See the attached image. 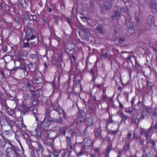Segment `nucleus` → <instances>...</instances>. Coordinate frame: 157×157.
<instances>
[{"mask_svg":"<svg viewBox=\"0 0 157 157\" xmlns=\"http://www.w3.org/2000/svg\"><path fill=\"white\" fill-rule=\"evenodd\" d=\"M127 29V32L128 35L130 36L132 35L134 32V27H128Z\"/></svg>","mask_w":157,"mask_h":157,"instance_id":"nucleus-39","label":"nucleus"},{"mask_svg":"<svg viewBox=\"0 0 157 157\" xmlns=\"http://www.w3.org/2000/svg\"><path fill=\"white\" fill-rule=\"evenodd\" d=\"M23 98L25 100H28L29 99L30 100V98H29L30 94H29L27 92H24L23 93ZM30 102L31 103L30 101Z\"/></svg>","mask_w":157,"mask_h":157,"instance_id":"nucleus-41","label":"nucleus"},{"mask_svg":"<svg viewBox=\"0 0 157 157\" xmlns=\"http://www.w3.org/2000/svg\"><path fill=\"white\" fill-rule=\"evenodd\" d=\"M134 109V107H132L125 108V112L129 114H131L133 112Z\"/></svg>","mask_w":157,"mask_h":157,"instance_id":"nucleus-42","label":"nucleus"},{"mask_svg":"<svg viewBox=\"0 0 157 157\" xmlns=\"http://www.w3.org/2000/svg\"><path fill=\"white\" fill-rule=\"evenodd\" d=\"M125 25L126 27H134L135 23L132 21L131 16L127 14V16L125 17Z\"/></svg>","mask_w":157,"mask_h":157,"instance_id":"nucleus-10","label":"nucleus"},{"mask_svg":"<svg viewBox=\"0 0 157 157\" xmlns=\"http://www.w3.org/2000/svg\"><path fill=\"white\" fill-rule=\"evenodd\" d=\"M119 116L121 117V122L124 121L125 122V121L128 118V116L125 115L124 113L122 112L119 113Z\"/></svg>","mask_w":157,"mask_h":157,"instance_id":"nucleus-24","label":"nucleus"},{"mask_svg":"<svg viewBox=\"0 0 157 157\" xmlns=\"http://www.w3.org/2000/svg\"><path fill=\"white\" fill-rule=\"evenodd\" d=\"M90 8L92 9H94V2L93 1V0H90Z\"/></svg>","mask_w":157,"mask_h":157,"instance_id":"nucleus-60","label":"nucleus"},{"mask_svg":"<svg viewBox=\"0 0 157 157\" xmlns=\"http://www.w3.org/2000/svg\"><path fill=\"white\" fill-rule=\"evenodd\" d=\"M50 61L52 65H55L56 63V57L55 56H52Z\"/></svg>","mask_w":157,"mask_h":157,"instance_id":"nucleus-48","label":"nucleus"},{"mask_svg":"<svg viewBox=\"0 0 157 157\" xmlns=\"http://www.w3.org/2000/svg\"><path fill=\"white\" fill-rule=\"evenodd\" d=\"M83 145L82 147V149L85 150L86 147H90L91 144L92 142L90 139L89 137L86 138L84 139Z\"/></svg>","mask_w":157,"mask_h":157,"instance_id":"nucleus-11","label":"nucleus"},{"mask_svg":"<svg viewBox=\"0 0 157 157\" xmlns=\"http://www.w3.org/2000/svg\"><path fill=\"white\" fill-rule=\"evenodd\" d=\"M54 141V139L50 140L48 139L47 141V146L50 147L52 149L54 148L53 144Z\"/></svg>","mask_w":157,"mask_h":157,"instance_id":"nucleus-31","label":"nucleus"},{"mask_svg":"<svg viewBox=\"0 0 157 157\" xmlns=\"http://www.w3.org/2000/svg\"><path fill=\"white\" fill-rule=\"evenodd\" d=\"M101 56L102 59H105L109 58L110 56L109 52L108 50L105 49H101Z\"/></svg>","mask_w":157,"mask_h":157,"instance_id":"nucleus-13","label":"nucleus"},{"mask_svg":"<svg viewBox=\"0 0 157 157\" xmlns=\"http://www.w3.org/2000/svg\"><path fill=\"white\" fill-rule=\"evenodd\" d=\"M144 98L143 97L142 101H140L139 100L137 105H134V109L135 110L138 111L142 108L144 105V102L143 101Z\"/></svg>","mask_w":157,"mask_h":157,"instance_id":"nucleus-14","label":"nucleus"},{"mask_svg":"<svg viewBox=\"0 0 157 157\" xmlns=\"http://www.w3.org/2000/svg\"><path fill=\"white\" fill-rule=\"evenodd\" d=\"M10 128L11 131L13 132L14 133L15 132H18L17 130L18 129V123H14V125H13L12 127L11 126Z\"/></svg>","mask_w":157,"mask_h":157,"instance_id":"nucleus-27","label":"nucleus"},{"mask_svg":"<svg viewBox=\"0 0 157 157\" xmlns=\"http://www.w3.org/2000/svg\"><path fill=\"white\" fill-rule=\"evenodd\" d=\"M62 157H69V150L67 149L64 150L62 155Z\"/></svg>","mask_w":157,"mask_h":157,"instance_id":"nucleus-45","label":"nucleus"},{"mask_svg":"<svg viewBox=\"0 0 157 157\" xmlns=\"http://www.w3.org/2000/svg\"><path fill=\"white\" fill-rule=\"evenodd\" d=\"M29 57L33 60H35L37 59L36 55L34 54H30Z\"/></svg>","mask_w":157,"mask_h":157,"instance_id":"nucleus-64","label":"nucleus"},{"mask_svg":"<svg viewBox=\"0 0 157 157\" xmlns=\"http://www.w3.org/2000/svg\"><path fill=\"white\" fill-rule=\"evenodd\" d=\"M76 117L75 116H73L69 118V122L71 124H70L71 126H72L75 123L77 124V120H76Z\"/></svg>","mask_w":157,"mask_h":157,"instance_id":"nucleus-29","label":"nucleus"},{"mask_svg":"<svg viewBox=\"0 0 157 157\" xmlns=\"http://www.w3.org/2000/svg\"><path fill=\"white\" fill-rule=\"evenodd\" d=\"M121 17V14L119 11L118 10H116L115 11L114 15L112 16V18L114 19V17H116V19H117L118 18H120Z\"/></svg>","mask_w":157,"mask_h":157,"instance_id":"nucleus-38","label":"nucleus"},{"mask_svg":"<svg viewBox=\"0 0 157 157\" xmlns=\"http://www.w3.org/2000/svg\"><path fill=\"white\" fill-rule=\"evenodd\" d=\"M5 120L7 123L8 125L10 127L11 126L12 127L13 125H14V124L15 123H14L13 121L11 120L10 118L6 117L5 118Z\"/></svg>","mask_w":157,"mask_h":157,"instance_id":"nucleus-26","label":"nucleus"},{"mask_svg":"<svg viewBox=\"0 0 157 157\" xmlns=\"http://www.w3.org/2000/svg\"><path fill=\"white\" fill-rule=\"evenodd\" d=\"M18 125V129L20 130L23 129L24 128H25L26 127V126L23 123V121H19L17 122Z\"/></svg>","mask_w":157,"mask_h":157,"instance_id":"nucleus-28","label":"nucleus"},{"mask_svg":"<svg viewBox=\"0 0 157 157\" xmlns=\"http://www.w3.org/2000/svg\"><path fill=\"white\" fill-rule=\"evenodd\" d=\"M31 112L32 113L35 115H36L38 112V110L36 108L35 106H33L32 109H31Z\"/></svg>","mask_w":157,"mask_h":157,"instance_id":"nucleus-46","label":"nucleus"},{"mask_svg":"<svg viewBox=\"0 0 157 157\" xmlns=\"http://www.w3.org/2000/svg\"><path fill=\"white\" fill-rule=\"evenodd\" d=\"M2 110L6 111V113L9 116L16 118H18L21 117V113L18 111H16L14 109L9 107L6 104H2Z\"/></svg>","mask_w":157,"mask_h":157,"instance_id":"nucleus-2","label":"nucleus"},{"mask_svg":"<svg viewBox=\"0 0 157 157\" xmlns=\"http://www.w3.org/2000/svg\"><path fill=\"white\" fill-rule=\"evenodd\" d=\"M146 22L147 24L151 26L154 23V18L153 16L151 15H149L147 17L146 20Z\"/></svg>","mask_w":157,"mask_h":157,"instance_id":"nucleus-20","label":"nucleus"},{"mask_svg":"<svg viewBox=\"0 0 157 157\" xmlns=\"http://www.w3.org/2000/svg\"><path fill=\"white\" fill-rule=\"evenodd\" d=\"M18 3L24 9H26L28 6L27 3L25 0H18Z\"/></svg>","mask_w":157,"mask_h":157,"instance_id":"nucleus-25","label":"nucleus"},{"mask_svg":"<svg viewBox=\"0 0 157 157\" xmlns=\"http://www.w3.org/2000/svg\"><path fill=\"white\" fill-rule=\"evenodd\" d=\"M152 11L154 13H156L157 11V6H150Z\"/></svg>","mask_w":157,"mask_h":157,"instance_id":"nucleus-57","label":"nucleus"},{"mask_svg":"<svg viewBox=\"0 0 157 157\" xmlns=\"http://www.w3.org/2000/svg\"><path fill=\"white\" fill-rule=\"evenodd\" d=\"M26 89L28 90H29V92L31 93V96L30 101L31 104L34 106L37 104V101L35 98L36 96V92L34 90H30L32 87V85L29 82H27L26 84Z\"/></svg>","mask_w":157,"mask_h":157,"instance_id":"nucleus-5","label":"nucleus"},{"mask_svg":"<svg viewBox=\"0 0 157 157\" xmlns=\"http://www.w3.org/2000/svg\"><path fill=\"white\" fill-rule=\"evenodd\" d=\"M57 137L56 132L53 131L50 132L48 136V137L49 138L48 140L54 139V140Z\"/></svg>","mask_w":157,"mask_h":157,"instance_id":"nucleus-23","label":"nucleus"},{"mask_svg":"<svg viewBox=\"0 0 157 157\" xmlns=\"http://www.w3.org/2000/svg\"><path fill=\"white\" fill-rule=\"evenodd\" d=\"M36 92L39 96H42L44 92L43 88H40L36 91Z\"/></svg>","mask_w":157,"mask_h":157,"instance_id":"nucleus-44","label":"nucleus"},{"mask_svg":"<svg viewBox=\"0 0 157 157\" xmlns=\"http://www.w3.org/2000/svg\"><path fill=\"white\" fill-rule=\"evenodd\" d=\"M27 67L29 71L31 72H33L35 74V72L37 71H35L36 69V66L34 65L33 63L31 62H29L27 65Z\"/></svg>","mask_w":157,"mask_h":157,"instance_id":"nucleus-18","label":"nucleus"},{"mask_svg":"<svg viewBox=\"0 0 157 157\" xmlns=\"http://www.w3.org/2000/svg\"><path fill=\"white\" fill-rule=\"evenodd\" d=\"M140 119V117L138 114H137L136 116L135 117L134 119H133L132 122L136 124H138L139 123Z\"/></svg>","mask_w":157,"mask_h":157,"instance_id":"nucleus-33","label":"nucleus"},{"mask_svg":"<svg viewBox=\"0 0 157 157\" xmlns=\"http://www.w3.org/2000/svg\"><path fill=\"white\" fill-rule=\"evenodd\" d=\"M50 109L52 110V111H54V112H56L58 114L55 115V117H52L53 119L54 118L55 121V122H61L63 121V118L60 117L59 118H56V117L60 115V114L61 113L60 111L61 110V109L60 106L58 105L53 104L49 107Z\"/></svg>","mask_w":157,"mask_h":157,"instance_id":"nucleus-4","label":"nucleus"},{"mask_svg":"<svg viewBox=\"0 0 157 157\" xmlns=\"http://www.w3.org/2000/svg\"><path fill=\"white\" fill-rule=\"evenodd\" d=\"M28 51L26 50H24L23 51H22L21 52H19V53L21 55H22L23 56H24V57H26L28 53Z\"/></svg>","mask_w":157,"mask_h":157,"instance_id":"nucleus-50","label":"nucleus"},{"mask_svg":"<svg viewBox=\"0 0 157 157\" xmlns=\"http://www.w3.org/2000/svg\"><path fill=\"white\" fill-rule=\"evenodd\" d=\"M22 138L24 139L26 141V143L29 145V143H31L30 141V137L29 133L24 131L22 130Z\"/></svg>","mask_w":157,"mask_h":157,"instance_id":"nucleus-15","label":"nucleus"},{"mask_svg":"<svg viewBox=\"0 0 157 157\" xmlns=\"http://www.w3.org/2000/svg\"><path fill=\"white\" fill-rule=\"evenodd\" d=\"M129 143H126L124 146V150L125 151H127L129 149Z\"/></svg>","mask_w":157,"mask_h":157,"instance_id":"nucleus-58","label":"nucleus"},{"mask_svg":"<svg viewBox=\"0 0 157 157\" xmlns=\"http://www.w3.org/2000/svg\"><path fill=\"white\" fill-rule=\"evenodd\" d=\"M113 4V3L107 2H105L102 4V6L104 9L106 10H108L110 9L111 8Z\"/></svg>","mask_w":157,"mask_h":157,"instance_id":"nucleus-19","label":"nucleus"},{"mask_svg":"<svg viewBox=\"0 0 157 157\" xmlns=\"http://www.w3.org/2000/svg\"><path fill=\"white\" fill-rule=\"evenodd\" d=\"M132 133L131 132H128L127 134L126 139L129 141L132 140Z\"/></svg>","mask_w":157,"mask_h":157,"instance_id":"nucleus-53","label":"nucleus"},{"mask_svg":"<svg viewBox=\"0 0 157 157\" xmlns=\"http://www.w3.org/2000/svg\"><path fill=\"white\" fill-rule=\"evenodd\" d=\"M132 139V140H137L138 139V134L136 133L135 131L133 133Z\"/></svg>","mask_w":157,"mask_h":157,"instance_id":"nucleus-59","label":"nucleus"},{"mask_svg":"<svg viewBox=\"0 0 157 157\" xmlns=\"http://www.w3.org/2000/svg\"><path fill=\"white\" fill-rule=\"evenodd\" d=\"M33 79L34 83L36 84H42L43 78L41 73L39 71L35 72L33 74Z\"/></svg>","mask_w":157,"mask_h":157,"instance_id":"nucleus-6","label":"nucleus"},{"mask_svg":"<svg viewBox=\"0 0 157 157\" xmlns=\"http://www.w3.org/2000/svg\"><path fill=\"white\" fill-rule=\"evenodd\" d=\"M112 147L111 145H109L107 146V147L106 148V150H105V152L107 153L108 154L109 153V152H110V151L112 149Z\"/></svg>","mask_w":157,"mask_h":157,"instance_id":"nucleus-56","label":"nucleus"},{"mask_svg":"<svg viewBox=\"0 0 157 157\" xmlns=\"http://www.w3.org/2000/svg\"><path fill=\"white\" fill-rule=\"evenodd\" d=\"M150 143L151 144L150 147L152 148L155 149V140H151L149 141Z\"/></svg>","mask_w":157,"mask_h":157,"instance_id":"nucleus-49","label":"nucleus"},{"mask_svg":"<svg viewBox=\"0 0 157 157\" xmlns=\"http://www.w3.org/2000/svg\"><path fill=\"white\" fill-rule=\"evenodd\" d=\"M41 155L42 157H52L51 151H49L48 148L43 151L41 153Z\"/></svg>","mask_w":157,"mask_h":157,"instance_id":"nucleus-16","label":"nucleus"},{"mask_svg":"<svg viewBox=\"0 0 157 157\" xmlns=\"http://www.w3.org/2000/svg\"><path fill=\"white\" fill-rule=\"evenodd\" d=\"M6 71V70H5L1 69L0 70V75H1L2 77L3 78L6 77L5 74V73Z\"/></svg>","mask_w":157,"mask_h":157,"instance_id":"nucleus-52","label":"nucleus"},{"mask_svg":"<svg viewBox=\"0 0 157 157\" xmlns=\"http://www.w3.org/2000/svg\"><path fill=\"white\" fill-rule=\"evenodd\" d=\"M63 50L65 52L67 53L69 55V42L66 41L65 39L63 40Z\"/></svg>","mask_w":157,"mask_h":157,"instance_id":"nucleus-21","label":"nucleus"},{"mask_svg":"<svg viewBox=\"0 0 157 157\" xmlns=\"http://www.w3.org/2000/svg\"><path fill=\"white\" fill-rule=\"evenodd\" d=\"M15 138L19 144H21L20 142L21 139H22V130H20L19 132H15Z\"/></svg>","mask_w":157,"mask_h":157,"instance_id":"nucleus-17","label":"nucleus"},{"mask_svg":"<svg viewBox=\"0 0 157 157\" xmlns=\"http://www.w3.org/2000/svg\"><path fill=\"white\" fill-rule=\"evenodd\" d=\"M67 127H64L60 130L59 133L61 135L65 136L67 132Z\"/></svg>","mask_w":157,"mask_h":157,"instance_id":"nucleus-40","label":"nucleus"},{"mask_svg":"<svg viewBox=\"0 0 157 157\" xmlns=\"http://www.w3.org/2000/svg\"><path fill=\"white\" fill-rule=\"evenodd\" d=\"M10 6L8 5L7 4H5L4 5V7H2V9H4L5 11V13L7 14H10Z\"/></svg>","mask_w":157,"mask_h":157,"instance_id":"nucleus-35","label":"nucleus"},{"mask_svg":"<svg viewBox=\"0 0 157 157\" xmlns=\"http://www.w3.org/2000/svg\"><path fill=\"white\" fill-rule=\"evenodd\" d=\"M146 84L147 86H149L150 87H152L153 86V84L151 82L148 81L147 79H146Z\"/></svg>","mask_w":157,"mask_h":157,"instance_id":"nucleus-61","label":"nucleus"},{"mask_svg":"<svg viewBox=\"0 0 157 157\" xmlns=\"http://www.w3.org/2000/svg\"><path fill=\"white\" fill-rule=\"evenodd\" d=\"M21 107L22 109V112L24 114L28 113L31 110V105H28L24 103L21 104Z\"/></svg>","mask_w":157,"mask_h":157,"instance_id":"nucleus-12","label":"nucleus"},{"mask_svg":"<svg viewBox=\"0 0 157 157\" xmlns=\"http://www.w3.org/2000/svg\"><path fill=\"white\" fill-rule=\"evenodd\" d=\"M50 109L49 107L47 109L44 113V117L42 123H37V127L36 129V135L39 137L42 134H44V131L54 123L55 119L52 117H55L58 113L54 112Z\"/></svg>","mask_w":157,"mask_h":157,"instance_id":"nucleus-1","label":"nucleus"},{"mask_svg":"<svg viewBox=\"0 0 157 157\" xmlns=\"http://www.w3.org/2000/svg\"><path fill=\"white\" fill-rule=\"evenodd\" d=\"M17 61L19 62V63H22L23 62H25V60L24 59V57L23 56L20 54L18 53L17 55Z\"/></svg>","mask_w":157,"mask_h":157,"instance_id":"nucleus-30","label":"nucleus"},{"mask_svg":"<svg viewBox=\"0 0 157 157\" xmlns=\"http://www.w3.org/2000/svg\"><path fill=\"white\" fill-rule=\"evenodd\" d=\"M12 147H8L6 151L7 157H17L18 153L16 150L15 146Z\"/></svg>","mask_w":157,"mask_h":157,"instance_id":"nucleus-7","label":"nucleus"},{"mask_svg":"<svg viewBox=\"0 0 157 157\" xmlns=\"http://www.w3.org/2000/svg\"><path fill=\"white\" fill-rule=\"evenodd\" d=\"M78 116L77 117V124H80L81 123L83 122L85 120V113L84 111L82 109H80L78 107Z\"/></svg>","mask_w":157,"mask_h":157,"instance_id":"nucleus-9","label":"nucleus"},{"mask_svg":"<svg viewBox=\"0 0 157 157\" xmlns=\"http://www.w3.org/2000/svg\"><path fill=\"white\" fill-rule=\"evenodd\" d=\"M27 65H26L25 62H23L20 63V65L19 67V68H21V70L24 71V72L25 71L26 72L27 75L28 73V71L27 69Z\"/></svg>","mask_w":157,"mask_h":157,"instance_id":"nucleus-22","label":"nucleus"},{"mask_svg":"<svg viewBox=\"0 0 157 157\" xmlns=\"http://www.w3.org/2000/svg\"><path fill=\"white\" fill-rule=\"evenodd\" d=\"M151 108L149 107L145 106L141 111V115L140 116L141 121L144 119L145 117H148V116L151 114Z\"/></svg>","mask_w":157,"mask_h":157,"instance_id":"nucleus-8","label":"nucleus"},{"mask_svg":"<svg viewBox=\"0 0 157 157\" xmlns=\"http://www.w3.org/2000/svg\"><path fill=\"white\" fill-rule=\"evenodd\" d=\"M157 113L155 111H153L151 117V119L152 120V121H154V120L157 118Z\"/></svg>","mask_w":157,"mask_h":157,"instance_id":"nucleus-55","label":"nucleus"},{"mask_svg":"<svg viewBox=\"0 0 157 157\" xmlns=\"http://www.w3.org/2000/svg\"><path fill=\"white\" fill-rule=\"evenodd\" d=\"M6 144V141L4 140H1L0 141V147L3 148L5 147Z\"/></svg>","mask_w":157,"mask_h":157,"instance_id":"nucleus-51","label":"nucleus"},{"mask_svg":"<svg viewBox=\"0 0 157 157\" xmlns=\"http://www.w3.org/2000/svg\"><path fill=\"white\" fill-rule=\"evenodd\" d=\"M28 42L27 41L26 42H23V47L24 48H28L30 47V45L29 44L28 42Z\"/></svg>","mask_w":157,"mask_h":157,"instance_id":"nucleus-63","label":"nucleus"},{"mask_svg":"<svg viewBox=\"0 0 157 157\" xmlns=\"http://www.w3.org/2000/svg\"><path fill=\"white\" fill-rule=\"evenodd\" d=\"M38 149L41 153L45 149H44L43 146L40 144L38 145Z\"/></svg>","mask_w":157,"mask_h":157,"instance_id":"nucleus-62","label":"nucleus"},{"mask_svg":"<svg viewBox=\"0 0 157 157\" xmlns=\"http://www.w3.org/2000/svg\"><path fill=\"white\" fill-rule=\"evenodd\" d=\"M93 124V120L91 118H88L87 125L88 126H90Z\"/></svg>","mask_w":157,"mask_h":157,"instance_id":"nucleus-43","label":"nucleus"},{"mask_svg":"<svg viewBox=\"0 0 157 157\" xmlns=\"http://www.w3.org/2000/svg\"><path fill=\"white\" fill-rule=\"evenodd\" d=\"M51 154H52L53 157H58L59 156V152L57 150L54 148L52 149Z\"/></svg>","mask_w":157,"mask_h":157,"instance_id":"nucleus-32","label":"nucleus"},{"mask_svg":"<svg viewBox=\"0 0 157 157\" xmlns=\"http://www.w3.org/2000/svg\"><path fill=\"white\" fill-rule=\"evenodd\" d=\"M32 25V24L31 23L29 22L25 28V39L28 42L33 40L36 38V36L35 34H33L32 32L33 28L30 26V25Z\"/></svg>","mask_w":157,"mask_h":157,"instance_id":"nucleus-3","label":"nucleus"},{"mask_svg":"<svg viewBox=\"0 0 157 157\" xmlns=\"http://www.w3.org/2000/svg\"><path fill=\"white\" fill-rule=\"evenodd\" d=\"M95 30L99 33H103V27L102 25H99L97 26Z\"/></svg>","mask_w":157,"mask_h":157,"instance_id":"nucleus-36","label":"nucleus"},{"mask_svg":"<svg viewBox=\"0 0 157 157\" xmlns=\"http://www.w3.org/2000/svg\"><path fill=\"white\" fill-rule=\"evenodd\" d=\"M43 115L40 113H37L35 115V118L36 121H41L42 119Z\"/></svg>","mask_w":157,"mask_h":157,"instance_id":"nucleus-37","label":"nucleus"},{"mask_svg":"<svg viewBox=\"0 0 157 157\" xmlns=\"http://www.w3.org/2000/svg\"><path fill=\"white\" fill-rule=\"evenodd\" d=\"M144 140L140 138L139 140L138 141H137V143L139 146L141 145L143 146L144 143Z\"/></svg>","mask_w":157,"mask_h":157,"instance_id":"nucleus-54","label":"nucleus"},{"mask_svg":"<svg viewBox=\"0 0 157 157\" xmlns=\"http://www.w3.org/2000/svg\"><path fill=\"white\" fill-rule=\"evenodd\" d=\"M8 46L6 45H1V49L2 50V52L4 53L7 52Z\"/></svg>","mask_w":157,"mask_h":157,"instance_id":"nucleus-47","label":"nucleus"},{"mask_svg":"<svg viewBox=\"0 0 157 157\" xmlns=\"http://www.w3.org/2000/svg\"><path fill=\"white\" fill-rule=\"evenodd\" d=\"M19 69V67H14L12 69L10 70V74L9 75H10L12 74L13 75H14L15 74V73Z\"/></svg>","mask_w":157,"mask_h":157,"instance_id":"nucleus-34","label":"nucleus"}]
</instances>
